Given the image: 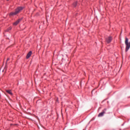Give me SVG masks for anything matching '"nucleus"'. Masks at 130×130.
I'll use <instances>...</instances> for the list:
<instances>
[{"instance_id": "obj_1", "label": "nucleus", "mask_w": 130, "mask_h": 130, "mask_svg": "<svg viewBox=\"0 0 130 130\" xmlns=\"http://www.w3.org/2000/svg\"><path fill=\"white\" fill-rule=\"evenodd\" d=\"M24 7H18L15 9V12L10 13V16H16V15H18V14L21 13Z\"/></svg>"}, {"instance_id": "obj_2", "label": "nucleus", "mask_w": 130, "mask_h": 130, "mask_svg": "<svg viewBox=\"0 0 130 130\" xmlns=\"http://www.w3.org/2000/svg\"><path fill=\"white\" fill-rule=\"evenodd\" d=\"M125 44L126 45L125 52H127L130 48V42L128 43V39L127 38H125Z\"/></svg>"}, {"instance_id": "obj_3", "label": "nucleus", "mask_w": 130, "mask_h": 130, "mask_svg": "<svg viewBox=\"0 0 130 130\" xmlns=\"http://www.w3.org/2000/svg\"><path fill=\"white\" fill-rule=\"evenodd\" d=\"M23 20V18H19L18 20H17L16 21H15L14 23H13V25L14 26H17L18 24L22 20Z\"/></svg>"}, {"instance_id": "obj_4", "label": "nucleus", "mask_w": 130, "mask_h": 130, "mask_svg": "<svg viewBox=\"0 0 130 130\" xmlns=\"http://www.w3.org/2000/svg\"><path fill=\"white\" fill-rule=\"evenodd\" d=\"M105 111H106V109H105L104 110H103V111L99 114L98 117H102V116H103V115L105 114Z\"/></svg>"}, {"instance_id": "obj_5", "label": "nucleus", "mask_w": 130, "mask_h": 130, "mask_svg": "<svg viewBox=\"0 0 130 130\" xmlns=\"http://www.w3.org/2000/svg\"><path fill=\"white\" fill-rule=\"evenodd\" d=\"M112 40V38L111 37H109L106 39V41L107 43H110Z\"/></svg>"}, {"instance_id": "obj_6", "label": "nucleus", "mask_w": 130, "mask_h": 130, "mask_svg": "<svg viewBox=\"0 0 130 130\" xmlns=\"http://www.w3.org/2000/svg\"><path fill=\"white\" fill-rule=\"evenodd\" d=\"M31 55H32V51H29L26 55V58L28 59V58H29Z\"/></svg>"}, {"instance_id": "obj_7", "label": "nucleus", "mask_w": 130, "mask_h": 130, "mask_svg": "<svg viewBox=\"0 0 130 130\" xmlns=\"http://www.w3.org/2000/svg\"><path fill=\"white\" fill-rule=\"evenodd\" d=\"M6 92L8 93V94H10V95H13V93H12V91L9 90H6Z\"/></svg>"}, {"instance_id": "obj_8", "label": "nucleus", "mask_w": 130, "mask_h": 130, "mask_svg": "<svg viewBox=\"0 0 130 130\" xmlns=\"http://www.w3.org/2000/svg\"><path fill=\"white\" fill-rule=\"evenodd\" d=\"M12 30V27H9L6 30V32H9L10 30Z\"/></svg>"}, {"instance_id": "obj_9", "label": "nucleus", "mask_w": 130, "mask_h": 130, "mask_svg": "<svg viewBox=\"0 0 130 130\" xmlns=\"http://www.w3.org/2000/svg\"><path fill=\"white\" fill-rule=\"evenodd\" d=\"M77 5H78V3L77 2H75L73 3L74 7H77Z\"/></svg>"}, {"instance_id": "obj_10", "label": "nucleus", "mask_w": 130, "mask_h": 130, "mask_svg": "<svg viewBox=\"0 0 130 130\" xmlns=\"http://www.w3.org/2000/svg\"><path fill=\"white\" fill-rule=\"evenodd\" d=\"M9 60H10V58H8L7 59V61H6V64H7V63H8V61H9Z\"/></svg>"}, {"instance_id": "obj_11", "label": "nucleus", "mask_w": 130, "mask_h": 130, "mask_svg": "<svg viewBox=\"0 0 130 130\" xmlns=\"http://www.w3.org/2000/svg\"><path fill=\"white\" fill-rule=\"evenodd\" d=\"M7 1H9V0H7Z\"/></svg>"}]
</instances>
